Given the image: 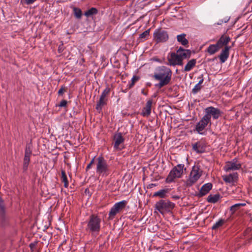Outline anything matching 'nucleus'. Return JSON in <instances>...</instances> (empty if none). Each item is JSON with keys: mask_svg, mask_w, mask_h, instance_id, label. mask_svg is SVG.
Wrapping results in <instances>:
<instances>
[{"mask_svg": "<svg viewBox=\"0 0 252 252\" xmlns=\"http://www.w3.org/2000/svg\"><path fill=\"white\" fill-rule=\"evenodd\" d=\"M201 89V86L199 84H196L194 88L192 89V93L193 94H197Z\"/></svg>", "mask_w": 252, "mask_h": 252, "instance_id": "obj_37", "label": "nucleus"}, {"mask_svg": "<svg viewBox=\"0 0 252 252\" xmlns=\"http://www.w3.org/2000/svg\"><path fill=\"white\" fill-rule=\"evenodd\" d=\"M101 219L97 214L91 215L86 221V231L93 237L97 236L101 230Z\"/></svg>", "mask_w": 252, "mask_h": 252, "instance_id": "obj_2", "label": "nucleus"}, {"mask_svg": "<svg viewBox=\"0 0 252 252\" xmlns=\"http://www.w3.org/2000/svg\"><path fill=\"white\" fill-rule=\"evenodd\" d=\"M205 115L204 116L211 122V118L214 120L218 119L222 114L220 110L213 106L206 107L204 109Z\"/></svg>", "mask_w": 252, "mask_h": 252, "instance_id": "obj_7", "label": "nucleus"}, {"mask_svg": "<svg viewBox=\"0 0 252 252\" xmlns=\"http://www.w3.org/2000/svg\"><path fill=\"white\" fill-rule=\"evenodd\" d=\"M113 147L115 150L120 151L124 149L123 144L125 138L121 132L115 133L113 136Z\"/></svg>", "mask_w": 252, "mask_h": 252, "instance_id": "obj_9", "label": "nucleus"}, {"mask_svg": "<svg viewBox=\"0 0 252 252\" xmlns=\"http://www.w3.org/2000/svg\"><path fill=\"white\" fill-rule=\"evenodd\" d=\"M107 99H103L102 98H99V101L97 102L96 109L97 111H100L102 109V107L106 104Z\"/></svg>", "mask_w": 252, "mask_h": 252, "instance_id": "obj_30", "label": "nucleus"}, {"mask_svg": "<svg viewBox=\"0 0 252 252\" xmlns=\"http://www.w3.org/2000/svg\"><path fill=\"white\" fill-rule=\"evenodd\" d=\"M238 174L237 172L222 176L223 180L226 183L234 184L237 182Z\"/></svg>", "mask_w": 252, "mask_h": 252, "instance_id": "obj_15", "label": "nucleus"}, {"mask_svg": "<svg viewBox=\"0 0 252 252\" xmlns=\"http://www.w3.org/2000/svg\"><path fill=\"white\" fill-rule=\"evenodd\" d=\"M246 205V204L245 203H240L235 204L230 207L229 211L231 213V215H233L234 213L240 210L241 208L242 207H244Z\"/></svg>", "mask_w": 252, "mask_h": 252, "instance_id": "obj_21", "label": "nucleus"}, {"mask_svg": "<svg viewBox=\"0 0 252 252\" xmlns=\"http://www.w3.org/2000/svg\"><path fill=\"white\" fill-rule=\"evenodd\" d=\"M172 71L168 67L160 66L157 67L154 73L153 78L159 82L156 84V87L159 89L167 85L171 81Z\"/></svg>", "mask_w": 252, "mask_h": 252, "instance_id": "obj_1", "label": "nucleus"}, {"mask_svg": "<svg viewBox=\"0 0 252 252\" xmlns=\"http://www.w3.org/2000/svg\"><path fill=\"white\" fill-rule=\"evenodd\" d=\"M156 208L160 213L169 212L174 208L175 204L167 200H160L155 205Z\"/></svg>", "mask_w": 252, "mask_h": 252, "instance_id": "obj_6", "label": "nucleus"}, {"mask_svg": "<svg viewBox=\"0 0 252 252\" xmlns=\"http://www.w3.org/2000/svg\"><path fill=\"white\" fill-rule=\"evenodd\" d=\"M183 61L177 52L176 53H172L170 58L169 59L170 65H182L183 64Z\"/></svg>", "mask_w": 252, "mask_h": 252, "instance_id": "obj_13", "label": "nucleus"}, {"mask_svg": "<svg viewBox=\"0 0 252 252\" xmlns=\"http://www.w3.org/2000/svg\"><path fill=\"white\" fill-rule=\"evenodd\" d=\"M177 51L183 60L189 58L191 55L190 50L184 49L182 47H180Z\"/></svg>", "mask_w": 252, "mask_h": 252, "instance_id": "obj_18", "label": "nucleus"}, {"mask_svg": "<svg viewBox=\"0 0 252 252\" xmlns=\"http://www.w3.org/2000/svg\"><path fill=\"white\" fill-rule=\"evenodd\" d=\"M209 123L210 124H211V123L203 116L199 122L196 125L195 130L199 134L205 135V132L203 131Z\"/></svg>", "mask_w": 252, "mask_h": 252, "instance_id": "obj_11", "label": "nucleus"}, {"mask_svg": "<svg viewBox=\"0 0 252 252\" xmlns=\"http://www.w3.org/2000/svg\"><path fill=\"white\" fill-rule=\"evenodd\" d=\"M230 46H225L221 51L219 58L221 63H224L228 59L229 55Z\"/></svg>", "mask_w": 252, "mask_h": 252, "instance_id": "obj_17", "label": "nucleus"}, {"mask_svg": "<svg viewBox=\"0 0 252 252\" xmlns=\"http://www.w3.org/2000/svg\"><path fill=\"white\" fill-rule=\"evenodd\" d=\"M127 201L126 200H122L119 202L116 203L114 206L111 208L109 213V220H112L114 219L115 216L119 212H120L123 209H124L126 204Z\"/></svg>", "mask_w": 252, "mask_h": 252, "instance_id": "obj_8", "label": "nucleus"}, {"mask_svg": "<svg viewBox=\"0 0 252 252\" xmlns=\"http://www.w3.org/2000/svg\"><path fill=\"white\" fill-rule=\"evenodd\" d=\"M202 170L198 165H194L189 174V178L186 181L187 187H191L194 185L202 175Z\"/></svg>", "mask_w": 252, "mask_h": 252, "instance_id": "obj_4", "label": "nucleus"}, {"mask_svg": "<svg viewBox=\"0 0 252 252\" xmlns=\"http://www.w3.org/2000/svg\"><path fill=\"white\" fill-rule=\"evenodd\" d=\"M154 39L157 42H165L168 39V35L166 31L157 30L154 33Z\"/></svg>", "mask_w": 252, "mask_h": 252, "instance_id": "obj_12", "label": "nucleus"}, {"mask_svg": "<svg viewBox=\"0 0 252 252\" xmlns=\"http://www.w3.org/2000/svg\"><path fill=\"white\" fill-rule=\"evenodd\" d=\"M98 13V10L94 7H92L90 9L88 10L84 13L85 16L87 17H90L91 16L96 15Z\"/></svg>", "mask_w": 252, "mask_h": 252, "instance_id": "obj_29", "label": "nucleus"}, {"mask_svg": "<svg viewBox=\"0 0 252 252\" xmlns=\"http://www.w3.org/2000/svg\"><path fill=\"white\" fill-rule=\"evenodd\" d=\"M226 222V220L223 219H220L218 221L215 223L212 226V229L214 230H217L221 227Z\"/></svg>", "mask_w": 252, "mask_h": 252, "instance_id": "obj_22", "label": "nucleus"}, {"mask_svg": "<svg viewBox=\"0 0 252 252\" xmlns=\"http://www.w3.org/2000/svg\"><path fill=\"white\" fill-rule=\"evenodd\" d=\"M96 160V172L99 176L107 177L110 173L109 166L106 159L102 156H99Z\"/></svg>", "mask_w": 252, "mask_h": 252, "instance_id": "obj_3", "label": "nucleus"}, {"mask_svg": "<svg viewBox=\"0 0 252 252\" xmlns=\"http://www.w3.org/2000/svg\"><path fill=\"white\" fill-rule=\"evenodd\" d=\"M35 247V244H34V243H31L30 244V247L31 248V249L32 250V251H33V249H34Z\"/></svg>", "mask_w": 252, "mask_h": 252, "instance_id": "obj_44", "label": "nucleus"}, {"mask_svg": "<svg viewBox=\"0 0 252 252\" xmlns=\"http://www.w3.org/2000/svg\"><path fill=\"white\" fill-rule=\"evenodd\" d=\"M220 198V195L218 193L215 195H209L207 200L208 202L215 203L219 200Z\"/></svg>", "mask_w": 252, "mask_h": 252, "instance_id": "obj_26", "label": "nucleus"}, {"mask_svg": "<svg viewBox=\"0 0 252 252\" xmlns=\"http://www.w3.org/2000/svg\"><path fill=\"white\" fill-rule=\"evenodd\" d=\"M66 104H67V101L65 100H62L61 101L60 104L59 105V106H60L61 107H65L66 106Z\"/></svg>", "mask_w": 252, "mask_h": 252, "instance_id": "obj_42", "label": "nucleus"}, {"mask_svg": "<svg viewBox=\"0 0 252 252\" xmlns=\"http://www.w3.org/2000/svg\"><path fill=\"white\" fill-rule=\"evenodd\" d=\"M95 160V157H94L90 161V162L88 164V165L86 167V171L89 170L91 168L93 164H94Z\"/></svg>", "mask_w": 252, "mask_h": 252, "instance_id": "obj_40", "label": "nucleus"}, {"mask_svg": "<svg viewBox=\"0 0 252 252\" xmlns=\"http://www.w3.org/2000/svg\"><path fill=\"white\" fill-rule=\"evenodd\" d=\"M73 11L75 17L78 19H81L82 15V12L80 8L74 7L73 8Z\"/></svg>", "mask_w": 252, "mask_h": 252, "instance_id": "obj_31", "label": "nucleus"}, {"mask_svg": "<svg viewBox=\"0 0 252 252\" xmlns=\"http://www.w3.org/2000/svg\"><path fill=\"white\" fill-rule=\"evenodd\" d=\"M172 198L173 199L177 200V199H179L180 198V197L178 195H173L172 196Z\"/></svg>", "mask_w": 252, "mask_h": 252, "instance_id": "obj_45", "label": "nucleus"}, {"mask_svg": "<svg viewBox=\"0 0 252 252\" xmlns=\"http://www.w3.org/2000/svg\"><path fill=\"white\" fill-rule=\"evenodd\" d=\"M196 63V61L195 59H191V60L189 61L185 66L184 71H189L194 66H195Z\"/></svg>", "mask_w": 252, "mask_h": 252, "instance_id": "obj_23", "label": "nucleus"}, {"mask_svg": "<svg viewBox=\"0 0 252 252\" xmlns=\"http://www.w3.org/2000/svg\"><path fill=\"white\" fill-rule=\"evenodd\" d=\"M212 185L211 183H207L204 185L199 190V195L200 196H203L206 195L209 192V191L212 189Z\"/></svg>", "mask_w": 252, "mask_h": 252, "instance_id": "obj_19", "label": "nucleus"}, {"mask_svg": "<svg viewBox=\"0 0 252 252\" xmlns=\"http://www.w3.org/2000/svg\"><path fill=\"white\" fill-rule=\"evenodd\" d=\"M36 0H21V3L23 4H31Z\"/></svg>", "mask_w": 252, "mask_h": 252, "instance_id": "obj_39", "label": "nucleus"}, {"mask_svg": "<svg viewBox=\"0 0 252 252\" xmlns=\"http://www.w3.org/2000/svg\"><path fill=\"white\" fill-rule=\"evenodd\" d=\"M139 77L137 76H133L131 79V82L129 85V88H131L133 87L136 82H137L139 80Z\"/></svg>", "mask_w": 252, "mask_h": 252, "instance_id": "obj_36", "label": "nucleus"}, {"mask_svg": "<svg viewBox=\"0 0 252 252\" xmlns=\"http://www.w3.org/2000/svg\"><path fill=\"white\" fill-rule=\"evenodd\" d=\"M192 150L196 153H203L205 151L206 143L203 140H200L192 145Z\"/></svg>", "mask_w": 252, "mask_h": 252, "instance_id": "obj_14", "label": "nucleus"}, {"mask_svg": "<svg viewBox=\"0 0 252 252\" xmlns=\"http://www.w3.org/2000/svg\"><path fill=\"white\" fill-rule=\"evenodd\" d=\"M153 96L155 97H156V94H155V95H154V96Z\"/></svg>", "mask_w": 252, "mask_h": 252, "instance_id": "obj_47", "label": "nucleus"}, {"mask_svg": "<svg viewBox=\"0 0 252 252\" xmlns=\"http://www.w3.org/2000/svg\"><path fill=\"white\" fill-rule=\"evenodd\" d=\"M142 93L144 95H147V94L146 93H145L144 90H143V91H142Z\"/></svg>", "mask_w": 252, "mask_h": 252, "instance_id": "obj_46", "label": "nucleus"}, {"mask_svg": "<svg viewBox=\"0 0 252 252\" xmlns=\"http://www.w3.org/2000/svg\"><path fill=\"white\" fill-rule=\"evenodd\" d=\"M230 38L229 36L223 35L220 37L219 40L217 42L218 45L220 47V48L222 47V46H227V44L230 41Z\"/></svg>", "mask_w": 252, "mask_h": 252, "instance_id": "obj_20", "label": "nucleus"}, {"mask_svg": "<svg viewBox=\"0 0 252 252\" xmlns=\"http://www.w3.org/2000/svg\"><path fill=\"white\" fill-rule=\"evenodd\" d=\"M150 29L146 30L139 35L138 40L143 42L147 39L149 36Z\"/></svg>", "mask_w": 252, "mask_h": 252, "instance_id": "obj_27", "label": "nucleus"}, {"mask_svg": "<svg viewBox=\"0 0 252 252\" xmlns=\"http://www.w3.org/2000/svg\"><path fill=\"white\" fill-rule=\"evenodd\" d=\"M184 170H186L185 165L184 164H178L170 171L166 178V182L170 183L173 182L176 178H181Z\"/></svg>", "mask_w": 252, "mask_h": 252, "instance_id": "obj_5", "label": "nucleus"}, {"mask_svg": "<svg viewBox=\"0 0 252 252\" xmlns=\"http://www.w3.org/2000/svg\"><path fill=\"white\" fill-rule=\"evenodd\" d=\"M5 212V206L1 198L0 197V215L1 217H3L4 216Z\"/></svg>", "mask_w": 252, "mask_h": 252, "instance_id": "obj_33", "label": "nucleus"}, {"mask_svg": "<svg viewBox=\"0 0 252 252\" xmlns=\"http://www.w3.org/2000/svg\"><path fill=\"white\" fill-rule=\"evenodd\" d=\"M177 41L184 46H186L189 43L188 40L186 38L185 34H182L177 35Z\"/></svg>", "mask_w": 252, "mask_h": 252, "instance_id": "obj_25", "label": "nucleus"}, {"mask_svg": "<svg viewBox=\"0 0 252 252\" xmlns=\"http://www.w3.org/2000/svg\"><path fill=\"white\" fill-rule=\"evenodd\" d=\"M153 103V99H149L145 106L143 108L142 111V115L144 117H148L151 113L152 105Z\"/></svg>", "mask_w": 252, "mask_h": 252, "instance_id": "obj_16", "label": "nucleus"}, {"mask_svg": "<svg viewBox=\"0 0 252 252\" xmlns=\"http://www.w3.org/2000/svg\"><path fill=\"white\" fill-rule=\"evenodd\" d=\"M198 79H200V80L199 81L198 83H197V84H199V85H201V84H202L204 81V79H203V74H201L198 77Z\"/></svg>", "mask_w": 252, "mask_h": 252, "instance_id": "obj_43", "label": "nucleus"}, {"mask_svg": "<svg viewBox=\"0 0 252 252\" xmlns=\"http://www.w3.org/2000/svg\"><path fill=\"white\" fill-rule=\"evenodd\" d=\"M241 163L238 161L237 158L226 162L223 169L226 172L239 170L241 168Z\"/></svg>", "mask_w": 252, "mask_h": 252, "instance_id": "obj_10", "label": "nucleus"}, {"mask_svg": "<svg viewBox=\"0 0 252 252\" xmlns=\"http://www.w3.org/2000/svg\"><path fill=\"white\" fill-rule=\"evenodd\" d=\"M61 181L64 184L65 188H67L68 186V182L64 170H62L61 171Z\"/></svg>", "mask_w": 252, "mask_h": 252, "instance_id": "obj_28", "label": "nucleus"}, {"mask_svg": "<svg viewBox=\"0 0 252 252\" xmlns=\"http://www.w3.org/2000/svg\"><path fill=\"white\" fill-rule=\"evenodd\" d=\"M67 88L62 86L61 88L59 89L58 92V94L59 95H62L64 92L67 91Z\"/></svg>", "mask_w": 252, "mask_h": 252, "instance_id": "obj_38", "label": "nucleus"}, {"mask_svg": "<svg viewBox=\"0 0 252 252\" xmlns=\"http://www.w3.org/2000/svg\"><path fill=\"white\" fill-rule=\"evenodd\" d=\"M110 92V89L108 87H107L102 92L100 97L103 98V99H107L106 97L109 94Z\"/></svg>", "mask_w": 252, "mask_h": 252, "instance_id": "obj_35", "label": "nucleus"}, {"mask_svg": "<svg viewBox=\"0 0 252 252\" xmlns=\"http://www.w3.org/2000/svg\"><path fill=\"white\" fill-rule=\"evenodd\" d=\"M32 154V151L30 148V147H27L25 149V156H31V155Z\"/></svg>", "mask_w": 252, "mask_h": 252, "instance_id": "obj_41", "label": "nucleus"}, {"mask_svg": "<svg viewBox=\"0 0 252 252\" xmlns=\"http://www.w3.org/2000/svg\"><path fill=\"white\" fill-rule=\"evenodd\" d=\"M30 161V157L25 156L24 158V163H23V168L24 170H26L28 168V166L29 165V162Z\"/></svg>", "mask_w": 252, "mask_h": 252, "instance_id": "obj_34", "label": "nucleus"}, {"mask_svg": "<svg viewBox=\"0 0 252 252\" xmlns=\"http://www.w3.org/2000/svg\"><path fill=\"white\" fill-rule=\"evenodd\" d=\"M220 49L218 44H211L207 48V52L210 54L213 55L216 53Z\"/></svg>", "mask_w": 252, "mask_h": 252, "instance_id": "obj_24", "label": "nucleus"}, {"mask_svg": "<svg viewBox=\"0 0 252 252\" xmlns=\"http://www.w3.org/2000/svg\"><path fill=\"white\" fill-rule=\"evenodd\" d=\"M167 192L166 189H161L159 191L156 192L154 194V196H159L161 198H164L166 195V193Z\"/></svg>", "mask_w": 252, "mask_h": 252, "instance_id": "obj_32", "label": "nucleus"}]
</instances>
